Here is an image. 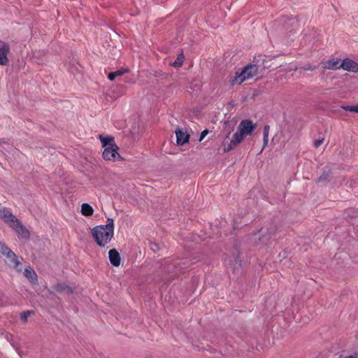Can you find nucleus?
Wrapping results in <instances>:
<instances>
[{
	"mask_svg": "<svg viewBox=\"0 0 358 358\" xmlns=\"http://www.w3.org/2000/svg\"><path fill=\"white\" fill-rule=\"evenodd\" d=\"M113 234L114 222L112 218H108L106 224L98 225L92 229L93 238L101 247L105 246L111 241Z\"/></svg>",
	"mask_w": 358,
	"mask_h": 358,
	"instance_id": "f03ea898",
	"label": "nucleus"
},
{
	"mask_svg": "<svg viewBox=\"0 0 358 358\" xmlns=\"http://www.w3.org/2000/svg\"><path fill=\"white\" fill-rule=\"evenodd\" d=\"M176 141L178 145H184L187 142H188L189 138V135L186 132L183 131L180 129H177L176 131Z\"/></svg>",
	"mask_w": 358,
	"mask_h": 358,
	"instance_id": "9d476101",
	"label": "nucleus"
},
{
	"mask_svg": "<svg viewBox=\"0 0 358 358\" xmlns=\"http://www.w3.org/2000/svg\"><path fill=\"white\" fill-rule=\"evenodd\" d=\"M255 127V124H253L251 120H243L241 121L238 129L236 132L234 134L229 143L225 145V141H224V152H228L236 148L246 136L250 135L254 131Z\"/></svg>",
	"mask_w": 358,
	"mask_h": 358,
	"instance_id": "f257e3e1",
	"label": "nucleus"
},
{
	"mask_svg": "<svg viewBox=\"0 0 358 358\" xmlns=\"http://www.w3.org/2000/svg\"><path fill=\"white\" fill-rule=\"evenodd\" d=\"M31 314H33V312L31 310H27V311L23 312L20 315V318H21L22 321H23L24 322H26L27 321L28 317Z\"/></svg>",
	"mask_w": 358,
	"mask_h": 358,
	"instance_id": "a211bd4d",
	"label": "nucleus"
},
{
	"mask_svg": "<svg viewBox=\"0 0 358 358\" xmlns=\"http://www.w3.org/2000/svg\"><path fill=\"white\" fill-rule=\"evenodd\" d=\"M0 218L3 220L4 222L22 238L25 239L29 238V231L28 229L8 208L0 206Z\"/></svg>",
	"mask_w": 358,
	"mask_h": 358,
	"instance_id": "7ed1b4c3",
	"label": "nucleus"
},
{
	"mask_svg": "<svg viewBox=\"0 0 358 358\" xmlns=\"http://www.w3.org/2000/svg\"><path fill=\"white\" fill-rule=\"evenodd\" d=\"M317 68V66H313V65H310V64H306V65L303 66V67H301V69H303L305 71H314Z\"/></svg>",
	"mask_w": 358,
	"mask_h": 358,
	"instance_id": "412c9836",
	"label": "nucleus"
},
{
	"mask_svg": "<svg viewBox=\"0 0 358 358\" xmlns=\"http://www.w3.org/2000/svg\"><path fill=\"white\" fill-rule=\"evenodd\" d=\"M108 78L110 80L113 81L115 79V76L113 72H111L108 74Z\"/></svg>",
	"mask_w": 358,
	"mask_h": 358,
	"instance_id": "5701e85b",
	"label": "nucleus"
},
{
	"mask_svg": "<svg viewBox=\"0 0 358 358\" xmlns=\"http://www.w3.org/2000/svg\"><path fill=\"white\" fill-rule=\"evenodd\" d=\"M94 213L93 208L88 203H83L81 206V213L85 216H91Z\"/></svg>",
	"mask_w": 358,
	"mask_h": 358,
	"instance_id": "4468645a",
	"label": "nucleus"
},
{
	"mask_svg": "<svg viewBox=\"0 0 358 358\" xmlns=\"http://www.w3.org/2000/svg\"><path fill=\"white\" fill-rule=\"evenodd\" d=\"M345 358H357V356L356 355H354L348 356Z\"/></svg>",
	"mask_w": 358,
	"mask_h": 358,
	"instance_id": "393cba45",
	"label": "nucleus"
},
{
	"mask_svg": "<svg viewBox=\"0 0 358 358\" xmlns=\"http://www.w3.org/2000/svg\"><path fill=\"white\" fill-rule=\"evenodd\" d=\"M340 66L341 69H343L345 71H352L355 73L358 71V64L357 62L349 58L343 59L341 62Z\"/></svg>",
	"mask_w": 358,
	"mask_h": 358,
	"instance_id": "1a4fd4ad",
	"label": "nucleus"
},
{
	"mask_svg": "<svg viewBox=\"0 0 358 358\" xmlns=\"http://www.w3.org/2000/svg\"><path fill=\"white\" fill-rule=\"evenodd\" d=\"M324 138L323 137L320 138L319 139L315 140L313 142V145L315 148H319L324 142Z\"/></svg>",
	"mask_w": 358,
	"mask_h": 358,
	"instance_id": "6ab92c4d",
	"label": "nucleus"
},
{
	"mask_svg": "<svg viewBox=\"0 0 358 358\" xmlns=\"http://www.w3.org/2000/svg\"><path fill=\"white\" fill-rule=\"evenodd\" d=\"M119 148L117 145L105 148L103 151L102 156L105 160L115 162L122 159L120 155L118 153Z\"/></svg>",
	"mask_w": 358,
	"mask_h": 358,
	"instance_id": "423d86ee",
	"label": "nucleus"
},
{
	"mask_svg": "<svg viewBox=\"0 0 358 358\" xmlns=\"http://www.w3.org/2000/svg\"><path fill=\"white\" fill-rule=\"evenodd\" d=\"M150 247L151 249L155 252L159 248L158 245L156 243H151Z\"/></svg>",
	"mask_w": 358,
	"mask_h": 358,
	"instance_id": "b1692460",
	"label": "nucleus"
},
{
	"mask_svg": "<svg viewBox=\"0 0 358 358\" xmlns=\"http://www.w3.org/2000/svg\"><path fill=\"white\" fill-rule=\"evenodd\" d=\"M185 56L183 53L181 52L178 55L177 59L174 62L172 63L171 65L175 68H179L183 64Z\"/></svg>",
	"mask_w": 358,
	"mask_h": 358,
	"instance_id": "2eb2a0df",
	"label": "nucleus"
},
{
	"mask_svg": "<svg viewBox=\"0 0 358 358\" xmlns=\"http://www.w3.org/2000/svg\"><path fill=\"white\" fill-rule=\"evenodd\" d=\"M258 67L255 64H248L241 72H236V76L231 80L232 85H240L245 80L252 78L257 75Z\"/></svg>",
	"mask_w": 358,
	"mask_h": 358,
	"instance_id": "20e7f679",
	"label": "nucleus"
},
{
	"mask_svg": "<svg viewBox=\"0 0 358 358\" xmlns=\"http://www.w3.org/2000/svg\"><path fill=\"white\" fill-rule=\"evenodd\" d=\"M0 253L6 257L15 268H17L21 264L22 259H19L16 255L1 241H0Z\"/></svg>",
	"mask_w": 358,
	"mask_h": 358,
	"instance_id": "39448f33",
	"label": "nucleus"
},
{
	"mask_svg": "<svg viewBox=\"0 0 358 358\" xmlns=\"http://www.w3.org/2000/svg\"><path fill=\"white\" fill-rule=\"evenodd\" d=\"M341 59L331 57L330 59L321 62L322 67L324 69L337 70L341 69Z\"/></svg>",
	"mask_w": 358,
	"mask_h": 358,
	"instance_id": "6e6552de",
	"label": "nucleus"
},
{
	"mask_svg": "<svg viewBox=\"0 0 358 358\" xmlns=\"http://www.w3.org/2000/svg\"><path fill=\"white\" fill-rule=\"evenodd\" d=\"M108 255L110 264L114 266H120L121 259L118 252L115 249H112L109 250Z\"/></svg>",
	"mask_w": 358,
	"mask_h": 358,
	"instance_id": "9b49d317",
	"label": "nucleus"
},
{
	"mask_svg": "<svg viewBox=\"0 0 358 358\" xmlns=\"http://www.w3.org/2000/svg\"><path fill=\"white\" fill-rule=\"evenodd\" d=\"M9 45L0 40V64L1 66H6L9 63L8 54L10 53Z\"/></svg>",
	"mask_w": 358,
	"mask_h": 358,
	"instance_id": "0eeeda50",
	"label": "nucleus"
},
{
	"mask_svg": "<svg viewBox=\"0 0 358 358\" xmlns=\"http://www.w3.org/2000/svg\"><path fill=\"white\" fill-rule=\"evenodd\" d=\"M24 274L25 277L27 279H29V280L31 283L35 284L38 282L37 275H36V272L34 271V270L32 268H31L30 266L25 268Z\"/></svg>",
	"mask_w": 358,
	"mask_h": 358,
	"instance_id": "ddd939ff",
	"label": "nucleus"
},
{
	"mask_svg": "<svg viewBox=\"0 0 358 358\" xmlns=\"http://www.w3.org/2000/svg\"><path fill=\"white\" fill-rule=\"evenodd\" d=\"M208 134V130L205 129V130L202 131L201 133L200 134L199 141H201Z\"/></svg>",
	"mask_w": 358,
	"mask_h": 358,
	"instance_id": "4be33fe9",
	"label": "nucleus"
},
{
	"mask_svg": "<svg viewBox=\"0 0 358 358\" xmlns=\"http://www.w3.org/2000/svg\"><path fill=\"white\" fill-rule=\"evenodd\" d=\"M127 72H128V69H120L116 71H114L113 73H114L115 77H117V76H122L123 74H124Z\"/></svg>",
	"mask_w": 358,
	"mask_h": 358,
	"instance_id": "aec40b11",
	"label": "nucleus"
},
{
	"mask_svg": "<svg viewBox=\"0 0 358 358\" xmlns=\"http://www.w3.org/2000/svg\"><path fill=\"white\" fill-rule=\"evenodd\" d=\"M99 138L101 143L102 147L104 149L117 145L115 143L114 138L112 136H103L100 135Z\"/></svg>",
	"mask_w": 358,
	"mask_h": 358,
	"instance_id": "f8f14e48",
	"label": "nucleus"
},
{
	"mask_svg": "<svg viewBox=\"0 0 358 358\" xmlns=\"http://www.w3.org/2000/svg\"><path fill=\"white\" fill-rule=\"evenodd\" d=\"M270 131V127L268 125H265L264 127V131H263V142L264 145L263 148H265V146L268 144V134Z\"/></svg>",
	"mask_w": 358,
	"mask_h": 358,
	"instance_id": "dca6fc26",
	"label": "nucleus"
},
{
	"mask_svg": "<svg viewBox=\"0 0 358 358\" xmlns=\"http://www.w3.org/2000/svg\"><path fill=\"white\" fill-rule=\"evenodd\" d=\"M342 108L346 111L358 113V106H343Z\"/></svg>",
	"mask_w": 358,
	"mask_h": 358,
	"instance_id": "f3484780",
	"label": "nucleus"
}]
</instances>
